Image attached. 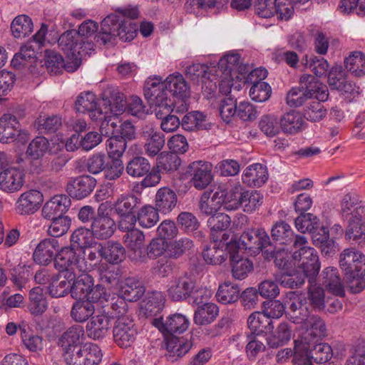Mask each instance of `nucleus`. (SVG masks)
Instances as JSON below:
<instances>
[{
    "instance_id": "f257e3e1",
    "label": "nucleus",
    "mask_w": 365,
    "mask_h": 365,
    "mask_svg": "<svg viewBox=\"0 0 365 365\" xmlns=\"http://www.w3.org/2000/svg\"><path fill=\"white\" fill-rule=\"evenodd\" d=\"M101 98V100L98 99L93 92L81 93L75 103L76 112L83 114H118V111L124 110V94L118 89L108 86L103 91Z\"/></svg>"
},
{
    "instance_id": "f03ea898",
    "label": "nucleus",
    "mask_w": 365,
    "mask_h": 365,
    "mask_svg": "<svg viewBox=\"0 0 365 365\" xmlns=\"http://www.w3.org/2000/svg\"><path fill=\"white\" fill-rule=\"evenodd\" d=\"M137 25L130 20H121L115 14L108 15L101 21V30L95 36L97 43L106 45L112 42L115 36L123 41H130L136 36Z\"/></svg>"
},
{
    "instance_id": "7ed1b4c3",
    "label": "nucleus",
    "mask_w": 365,
    "mask_h": 365,
    "mask_svg": "<svg viewBox=\"0 0 365 365\" xmlns=\"http://www.w3.org/2000/svg\"><path fill=\"white\" fill-rule=\"evenodd\" d=\"M308 244L304 236L297 235L293 244L292 258L298 262L299 271L305 273L312 282L319 272L320 263L317 251Z\"/></svg>"
},
{
    "instance_id": "20e7f679",
    "label": "nucleus",
    "mask_w": 365,
    "mask_h": 365,
    "mask_svg": "<svg viewBox=\"0 0 365 365\" xmlns=\"http://www.w3.org/2000/svg\"><path fill=\"white\" fill-rule=\"evenodd\" d=\"M141 204V198L133 194L121 195L116 199L113 210L120 218L119 230H126L135 225V215Z\"/></svg>"
},
{
    "instance_id": "39448f33",
    "label": "nucleus",
    "mask_w": 365,
    "mask_h": 365,
    "mask_svg": "<svg viewBox=\"0 0 365 365\" xmlns=\"http://www.w3.org/2000/svg\"><path fill=\"white\" fill-rule=\"evenodd\" d=\"M230 209L241 207L244 212L252 213L257 210L263 202V195L257 190H246L238 185L228 191Z\"/></svg>"
},
{
    "instance_id": "423d86ee",
    "label": "nucleus",
    "mask_w": 365,
    "mask_h": 365,
    "mask_svg": "<svg viewBox=\"0 0 365 365\" xmlns=\"http://www.w3.org/2000/svg\"><path fill=\"white\" fill-rule=\"evenodd\" d=\"M240 247L250 255H256L260 252L265 254V250L272 248L269 236L264 229L245 231L238 240Z\"/></svg>"
},
{
    "instance_id": "0eeeda50",
    "label": "nucleus",
    "mask_w": 365,
    "mask_h": 365,
    "mask_svg": "<svg viewBox=\"0 0 365 365\" xmlns=\"http://www.w3.org/2000/svg\"><path fill=\"white\" fill-rule=\"evenodd\" d=\"M102 356V351L96 344L86 343L65 354L64 360L68 365H98Z\"/></svg>"
},
{
    "instance_id": "6e6552de",
    "label": "nucleus",
    "mask_w": 365,
    "mask_h": 365,
    "mask_svg": "<svg viewBox=\"0 0 365 365\" xmlns=\"http://www.w3.org/2000/svg\"><path fill=\"white\" fill-rule=\"evenodd\" d=\"M29 140V133L21 128L16 115H2L0 118V142L9 143L17 141L24 143Z\"/></svg>"
},
{
    "instance_id": "1a4fd4ad",
    "label": "nucleus",
    "mask_w": 365,
    "mask_h": 365,
    "mask_svg": "<svg viewBox=\"0 0 365 365\" xmlns=\"http://www.w3.org/2000/svg\"><path fill=\"white\" fill-rule=\"evenodd\" d=\"M152 324L165 337H168L184 333L190 326V321L185 315L176 313L169 315L165 320L163 317L155 318L152 321Z\"/></svg>"
},
{
    "instance_id": "9d476101",
    "label": "nucleus",
    "mask_w": 365,
    "mask_h": 365,
    "mask_svg": "<svg viewBox=\"0 0 365 365\" xmlns=\"http://www.w3.org/2000/svg\"><path fill=\"white\" fill-rule=\"evenodd\" d=\"M138 331L133 320L128 316L118 317L113 329V339L121 348L130 347L135 341Z\"/></svg>"
},
{
    "instance_id": "9b49d317",
    "label": "nucleus",
    "mask_w": 365,
    "mask_h": 365,
    "mask_svg": "<svg viewBox=\"0 0 365 365\" xmlns=\"http://www.w3.org/2000/svg\"><path fill=\"white\" fill-rule=\"evenodd\" d=\"M328 84L331 90H336L343 95L355 97L359 94V88L347 79L346 72L341 66L331 68L327 73Z\"/></svg>"
},
{
    "instance_id": "f8f14e48",
    "label": "nucleus",
    "mask_w": 365,
    "mask_h": 365,
    "mask_svg": "<svg viewBox=\"0 0 365 365\" xmlns=\"http://www.w3.org/2000/svg\"><path fill=\"white\" fill-rule=\"evenodd\" d=\"M222 204L229 205L228 191L218 188L215 192H204L199 200L198 208L206 216L216 215Z\"/></svg>"
},
{
    "instance_id": "ddd939ff",
    "label": "nucleus",
    "mask_w": 365,
    "mask_h": 365,
    "mask_svg": "<svg viewBox=\"0 0 365 365\" xmlns=\"http://www.w3.org/2000/svg\"><path fill=\"white\" fill-rule=\"evenodd\" d=\"M195 279L190 274H185L170 282L167 290L169 298L174 302L189 299L194 287Z\"/></svg>"
},
{
    "instance_id": "4468645a",
    "label": "nucleus",
    "mask_w": 365,
    "mask_h": 365,
    "mask_svg": "<svg viewBox=\"0 0 365 365\" xmlns=\"http://www.w3.org/2000/svg\"><path fill=\"white\" fill-rule=\"evenodd\" d=\"M288 305V310L285 313L286 317L294 324L302 325L311 316V309L304 294L291 297Z\"/></svg>"
},
{
    "instance_id": "2eb2a0df",
    "label": "nucleus",
    "mask_w": 365,
    "mask_h": 365,
    "mask_svg": "<svg viewBox=\"0 0 365 365\" xmlns=\"http://www.w3.org/2000/svg\"><path fill=\"white\" fill-rule=\"evenodd\" d=\"M96 180L88 175L71 178L67 183L66 192L70 197L82 200L89 196L96 186Z\"/></svg>"
},
{
    "instance_id": "dca6fc26",
    "label": "nucleus",
    "mask_w": 365,
    "mask_h": 365,
    "mask_svg": "<svg viewBox=\"0 0 365 365\" xmlns=\"http://www.w3.org/2000/svg\"><path fill=\"white\" fill-rule=\"evenodd\" d=\"M106 205L101 204L98 210V216L94 218L91 225V232L94 238L107 240L110 237L115 230V221L108 215H104Z\"/></svg>"
},
{
    "instance_id": "f3484780",
    "label": "nucleus",
    "mask_w": 365,
    "mask_h": 365,
    "mask_svg": "<svg viewBox=\"0 0 365 365\" xmlns=\"http://www.w3.org/2000/svg\"><path fill=\"white\" fill-rule=\"evenodd\" d=\"M48 140L43 136H37L29 144L26 154L33 160L31 170L34 173L40 174L44 171L43 167L39 159L47 152L49 148Z\"/></svg>"
},
{
    "instance_id": "a211bd4d",
    "label": "nucleus",
    "mask_w": 365,
    "mask_h": 365,
    "mask_svg": "<svg viewBox=\"0 0 365 365\" xmlns=\"http://www.w3.org/2000/svg\"><path fill=\"white\" fill-rule=\"evenodd\" d=\"M25 182V175L22 170L9 167L0 172V189L7 192H14L21 190Z\"/></svg>"
},
{
    "instance_id": "6ab92c4d",
    "label": "nucleus",
    "mask_w": 365,
    "mask_h": 365,
    "mask_svg": "<svg viewBox=\"0 0 365 365\" xmlns=\"http://www.w3.org/2000/svg\"><path fill=\"white\" fill-rule=\"evenodd\" d=\"M60 250V244L57 239L45 238L36 246L33 258L35 262L42 265H47L55 258Z\"/></svg>"
},
{
    "instance_id": "aec40b11",
    "label": "nucleus",
    "mask_w": 365,
    "mask_h": 365,
    "mask_svg": "<svg viewBox=\"0 0 365 365\" xmlns=\"http://www.w3.org/2000/svg\"><path fill=\"white\" fill-rule=\"evenodd\" d=\"M187 173L192 177V185L197 190L205 188L212 180L210 165L201 160L190 163L187 168Z\"/></svg>"
},
{
    "instance_id": "412c9836",
    "label": "nucleus",
    "mask_w": 365,
    "mask_h": 365,
    "mask_svg": "<svg viewBox=\"0 0 365 365\" xmlns=\"http://www.w3.org/2000/svg\"><path fill=\"white\" fill-rule=\"evenodd\" d=\"M339 265L344 274L365 271V255L353 248L346 249L340 255Z\"/></svg>"
},
{
    "instance_id": "4be33fe9",
    "label": "nucleus",
    "mask_w": 365,
    "mask_h": 365,
    "mask_svg": "<svg viewBox=\"0 0 365 365\" xmlns=\"http://www.w3.org/2000/svg\"><path fill=\"white\" fill-rule=\"evenodd\" d=\"M71 205V199L67 195H55L44 204L41 210L42 216L47 220L65 216Z\"/></svg>"
},
{
    "instance_id": "5701e85b",
    "label": "nucleus",
    "mask_w": 365,
    "mask_h": 365,
    "mask_svg": "<svg viewBox=\"0 0 365 365\" xmlns=\"http://www.w3.org/2000/svg\"><path fill=\"white\" fill-rule=\"evenodd\" d=\"M43 201L42 193L37 190H30L19 197L16 210L21 215H31L36 212Z\"/></svg>"
},
{
    "instance_id": "b1692460",
    "label": "nucleus",
    "mask_w": 365,
    "mask_h": 365,
    "mask_svg": "<svg viewBox=\"0 0 365 365\" xmlns=\"http://www.w3.org/2000/svg\"><path fill=\"white\" fill-rule=\"evenodd\" d=\"M237 247V245L235 242L227 245L231 251L229 258L232 266V274L235 279H243L247 277L248 273L252 271L253 264L249 259L239 255V250L236 251Z\"/></svg>"
},
{
    "instance_id": "393cba45",
    "label": "nucleus",
    "mask_w": 365,
    "mask_h": 365,
    "mask_svg": "<svg viewBox=\"0 0 365 365\" xmlns=\"http://www.w3.org/2000/svg\"><path fill=\"white\" fill-rule=\"evenodd\" d=\"M165 338L166 350L165 354L166 359L174 362L187 354L192 347V342L190 339L176 336H168Z\"/></svg>"
},
{
    "instance_id": "a878e982",
    "label": "nucleus",
    "mask_w": 365,
    "mask_h": 365,
    "mask_svg": "<svg viewBox=\"0 0 365 365\" xmlns=\"http://www.w3.org/2000/svg\"><path fill=\"white\" fill-rule=\"evenodd\" d=\"M267 167L261 163H253L247 166L242 175V182L252 187H259L268 180Z\"/></svg>"
},
{
    "instance_id": "bb28decb",
    "label": "nucleus",
    "mask_w": 365,
    "mask_h": 365,
    "mask_svg": "<svg viewBox=\"0 0 365 365\" xmlns=\"http://www.w3.org/2000/svg\"><path fill=\"white\" fill-rule=\"evenodd\" d=\"M341 216L344 220L362 217L364 212L363 202L354 192L346 194L341 204Z\"/></svg>"
},
{
    "instance_id": "cd10ccee",
    "label": "nucleus",
    "mask_w": 365,
    "mask_h": 365,
    "mask_svg": "<svg viewBox=\"0 0 365 365\" xmlns=\"http://www.w3.org/2000/svg\"><path fill=\"white\" fill-rule=\"evenodd\" d=\"M84 331L81 326L76 325L67 329L59 338L58 344L63 352V356L68 352L76 351L80 346L81 339L83 336Z\"/></svg>"
},
{
    "instance_id": "c85d7f7f",
    "label": "nucleus",
    "mask_w": 365,
    "mask_h": 365,
    "mask_svg": "<svg viewBox=\"0 0 365 365\" xmlns=\"http://www.w3.org/2000/svg\"><path fill=\"white\" fill-rule=\"evenodd\" d=\"M44 57L46 68L49 73L53 74H58L63 69L68 72H73L79 67L78 61H76L73 65H70L68 62H65L60 53L53 50H46Z\"/></svg>"
},
{
    "instance_id": "c756f323",
    "label": "nucleus",
    "mask_w": 365,
    "mask_h": 365,
    "mask_svg": "<svg viewBox=\"0 0 365 365\" xmlns=\"http://www.w3.org/2000/svg\"><path fill=\"white\" fill-rule=\"evenodd\" d=\"M82 38L74 29L63 33L58 39V47L67 55L74 57L81 54Z\"/></svg>"
},
{
    "instance_id": "7c9ffc66",
    "label": "nucleus",
    "mask_w": 365,
    "mask_h": 365,
    "mask_svg": "<svg viewBox=\"0 0 365 365\" xmlns=\"http://www.w3.org/2000/svg\"><path fill=\"white\" fill-rule=\"evenodd\" d=\"M110 327L109 317L101 314L92 317L86 324L87 336L94 340L104 338Z\"/></svg>"
},
{
    "instance_id": "2f4dec72",
    "label": "nucleus",
    "mask_w": 365,
    "mask_h": 365,
    "mask_svg": "<svg viewBox=\"0 0 365 365\" xmlns=\"http://www.w3.org/2000/svg\"><path fill=\"white\" fill-rule=\"evenodd\" d=\"M81 257L77 254L76 250L70 246L61 248L57 252L54 258V265L56 269L74 268L81 269L80 264Z\"/></svg>"
},
{
    "instance_id": "473e14b6",
    "label": "nucleus",
    "mask_w": 365,
    "mask_h": 365,
    "mask_svg": "<svg viewBox=\"0 0 365 365\" xmlns=\"http://www.w3.org/2000/svg\"><path fill=\"white\" fill-rule=\"evenodd\" d=\"M98 252L101 257L111 264H118L125 258V250L123 245L114 241L98 244Z\"/></svg>"
},
{
    "instance_id": "72a5a7b5",
    "label": "nucleus",
    "mask_w": 365,
    "mask_h": 365,
    "mask_svg": "<svg viewBox=\"0 0 365 365\" xmlns=\"http://www.w3.org/2000/svg\"><path fill=\"white\" fill-rule=\"evenodd\" d=\"M322 284L329 292L336 296H344V286L336 267L325 268L322 272Z\"/></svg>"
},
{
    "instance_id": "f704fd0d",
    "label": "nucleus",
    "mask_w": 365,
    "mask_h": 365,
    "mask_svg": "<svg viewBox=\"0 0 365 365\" xmlns=\"http://www.w3.org/2000/svg\"><path fill=\"white\" fill-rule=\"evenodd\" d=\"M178 197L170 188H160L155 195V208L161 213H170L176 206Z\"/></svg>"
},
{
    "instance_id": "c9c22d12",
    "label": "nucleus",
    "mask_w": 365,
    "mask_h": 365,
    "mask_svg": "<svg viewBox=\"0 0 365 365\" xmlns=\"http://www.w3.org/2000/svg\"><path fill=\"white\" fill-rule=\"evenodd\" d=\"M143 283L135 277L126 278L120 289V295L129 302H136L145 294Z\"/></svg>"
},
{
    "instance_id": "e433bc0d",
    "label": "nucleus",
    "mask_w": 365,
    "mask_h": 365,
    "mask_svg": "<svg viewBox=\"0 0 365 365\" xmlns=\"http://www.w3.org/2000/svg\"><path fill=\"white\" fill-rule=\"evenodd\" d=\"M93 282L90 274H81L78 276L75 283L71 285V297L76 300L87 299L93 288Z\"/></svg>"
},
{
    "instance_id": "4c0bfd02",
    "label": "nucleus",
    "mask_w": 365,
    "mask_h": 365,
    "mask_svg": "<svg viewBox=\"0 0 365 365\" xmlns=\"http://www.w3.org/2000/svg\"><path fill=\"white\" fill-rule=\"evenodd\" d=\"M247 326L250 330L249 334L255 336L261 333L271 332L274 329L272 320L259 312H254L250 315Z\"/></svg>"
},
{
    "instance_id": "58836bf2",
    "label": "nucleus",
    "mask_w": 365,
    "mask_h": 365,
    "mask_svg": "<svg viewBox=\"0 0 365 365\" xmlns=\"http://www.w3.org/2000/svg\"><path fill=\"white\" fill-rule=\"evenodd\" d=\"M165 90L175 97L187 98L190 89L182 74L175 73L165 79Z\"/></svg>"
},
{
    "instance_id": "ea45409f",
    "label": "nucleus",
    "mask_w": 365,
    "mask_h": 365,
    "mask_svg": "<svg viewBox=\"0 0 365 365\" xmlns=\"http://www.w3.org/2000/svg\"><path fill=\"white\" fill-rule=\"evenodd\" d=\"M207 223L210 230L211 240L212 242H218L220 235L230 227L231 218L227 214L217 213L210 216Z\"/></svg>"
},
{
    "instance_id": "a19ab883",
    "label": "nucleus",
    "mask_w": 365,
    "mask_h": 365,
    "mask_svg": "<svg viewBox=\"0 0 365 365\" xmlns=\"http://www.w3.org/2000/svg\"><path fill=\"white\" fill-rule=\"evenodd\" d=\"M23 344L31 352L41 351L43 349V338L34 334L29 325L21 322L19 325Z\"/></svg>"
},
{
    "instance_id": "79ce46f5",
    "label": "nucleus",
    "mask_w": 365,
    "mask_h": 365,
    "mask_svg": "<svg viewBox=\"0 0 365 365\" xmlns=\"http://www.w3.org/2000/svg\"><path fill=\"white\" fill-rule=\"evenodd\" d=\"M152 99H147L151 106L155 107V114L170 113L172 110V99L168 98V93L165 88L157 87L152 89Z\"/></svg>"
},
{
    "instance_id": "37998d69",
    "label": "nucleus",
    "mask_w": 365,
    "mask_h": 365,
    "mask_svg": "<svg viewBox=\"0 0 365 365\" xmlns=\"http://www.w3.org/2000/svg\"><path fill=\"white\" fill-rule=\"evenodd\" d=\"M347 222L345 238L354 241L356 244L365 243V220L361 217L345 220Z\"/></svg>"
},
{
    "instance_id": "c03bdc74",
    "label": "nucleus",
    "mask_w": 365,
    "mask_h": 365,
    "mask_svg": "<svg viewBox=\"0 0 365 365\" xmlns=\"http://www.w3.org/2000/svg\"><path fill=\"white\" fill-rule=\"evenodd\" d=\"M36 61V52L31 46L25 45L21 47L20 51L16 53L11 60V65L15 69H31Z\"/></svg>"
},
{
    "instance_id": "a18cd8bd",
    "label": "nucleus",
    "mask_w": 365,
    "mask_h": 365,
    "mask_svg": "<svg viewBox=\"0 0 365 365\" xmlns=\"http://www.w3.org/2000/svg\"><path fill=\"white\" fill-rule=\"evenodd\" d=\"M219 314L218 307L213 303H205L195 311L193 321L197 325H207L215 321Z\"/></svg>"
},
{
    "instance_id": "49530a36",
    "label": "nucleus",
    "mask_w": 365,
    "mask_h": 365,
    "mask_svg": "<svg viewBox=\"0 0 365 365\" xmlns=\"http://www.w3.org/2000/svg\"><path fill=\"white\" fill-rule=\"evenodd\" d=\"M271 236L272 240L279 245H289L294 243L295 237L290 225L284 221L277 222L272 227Z\"/></svg>"
},
{
    "instance_id": "de8ad7c7",
    "label": "nucleus",
    "mask_w": 365,
    "mask_h": 365,
    "mask_svg": "<svg viewBox=\"0 0 365 365\" xmlns=\"http://www.w3.org/2000/svg\"><path fill=\"white\" fill-rule=\"evenodd\" d=\"M70 241V247L76 250L93 247L95 243L91 231L84 227H78L75 230L71 235Z\"/></svg>"
},
{
    "instance_id": "09e8293b",
    "label": "nucleus",
    "mask_w": 365,
    "mask_h": 365,
    "mask_svg": "<svg viewBox=\"0 0 365 365\" xmlns=\"http://www.w3.org/2000/svg\"><path fill=\"white\" fill-rule=\"evenodd\" d=\"M48 308L46 297L41 288L37 287L33 288L29 292V303L28 309L34 316L43 314Z\"/></svg>"
},
{
    "instance_id": "8fccbe9b",
    "label": "nucleus",
    "mask_w": 365,
    "mask_h": 365,
    "mask_svg": "<svg viewBox=\"0 0 365 365\" xmlns=\"http://www.w3.org/2000/svg\"><path fill=\"white\" fill-rule=\"evenodd\" d=\"M240 289L237 284L225 282L219 286L216 297L221 304H234L240 299Z\"/></svg>"
},
{
    "instance_id": "3c124183",
    "label": "nucleus",
    "mask_w": 365,
    "mask_h": 365,
    "mask_svg": "<svg viewBox=\"0 0 365 365\" xmlns=\"http://www.w3.org/2000/svg\"><path fill=\"white\" fill-rule=\"evenodd\" d=\"M34 29L31 19L26 15L21 14L16 16L11 24V31L16 38H21L31 34Z\"/></svg>"
},
{
    "instance_id": "603ef678",
    "label": "nucleus",
    "mask_w": 365,
    "mask_h": 365,
    "mask_svg": "<svg viewBox=\"0 0 365 365\" xmlns=\"http://www.w3.org/2000/svg\"><path fill=\"white\" fill-rule=\"evenodd\" d=\"M144 135L145 137H147L144 145L145 153L150 157L157 155L165 145V135L161 132L154 131L153 130L147 131Z\"/></svg>"
},
{
    "instance_id": "864d4df0",
    "label": "nucleus",
    "mask_w": 365,
    "mask_h": 365,
    "mask_svg": "<svg viewBox=\"0 0 365 365\" xmlns=\"http://www.w3.org/2000/svg\"><path fill=\"white\" fill-rule=\"evenodd\" d=\"M212 245L206 246L202 252L205 262L209 264L216 265L224 262L229 257V253L217 245V242H212Z\"/></svg>"
},
{
    "instance_id": "5fc2aeb1",
    "label": "nucleus",
    "mask_w": 365,
    "mask_h": 365,
    "mask_svg": "<svg viewBox=\"0 0 365 365\" xmlns=\"http://www.w3.org/2000/svg\"><path fill=\"white\" fill-rule=\"evenodd\" d=\"M309 287L307 292V301L309 307L315 311H322L325 308V293L323 288L319 286L314 285L315 278L312 280V282L308 280Z\"/></svg>"
},
{
    "instance_id": "6e6d98bb",
    "label": "nucleus",
    "mask_w": 365,
    "mask_h": 365,
    "mask_svg": "<svg viewBox=\"0 0 365 365\" xmlns=\"http://www.w3.org/2000/svg\"><path fill=\"white\" fill-rule=\"evenodd\" d=\"M151 165L148 159L142 156H136L128 161L126 173L133 178H141L149 173Z\"/></svg>"
},
{
    "instance_id": "4d7b16f0",
    "label": "nucleus",
    "mask_w": 365,
    "mask_h": 365,
    "mask_svg": "<svg viewBox=\"0 0 365 365\" xmlns=\"http://www.w3.org/2000/svg\"><path fill=\"white\" fill-rule=\"evenodd\" d=\"M94 310V305L90 300H76L73 304L71 316L76 322H83L93 314Z\"/></svg>"
},
{
    "instance_id": "13d9d810",
    "label": "nucleus",
    "mask_w": 365,
    "mask_h": 365,
    "mask_svg": "<svg viewBox=\"0 0 365 365\" xmlns=\"http://www.w3.org/2000/svg\"><path fill=\"white\" fill-rule=\"evenodd\" d=\"M159 211L151 205H145L139 209L135 215V222L144 228H150L159 221Z\"/></svg>"
},
{
    "instance_id": "bf43d9fd",
    "label": "nucleus",
    "mask_w": 365,
    "mask_h": 365,
    "mask_svg": "<svg viewBox=\"0 0 365 365\" xmlns=\"http://www.w3.org/2000/svg\"><path fill=\"white\" fill-rule=\"evenodd\" d=\"M301 62L305 68H309L317 77L325 76L329 67V63L325 58L313 54L310 56H304Z\"/></svg>"
},
{
    "instance_id": "052dcab7",
    "label": "nucleus",
    "mask_w": 365,
    "mask_h": 365,
    "mask_svg": "<svg viewBox=\"0 0 365 365\" xmlns=\"http://www.w3.org/2000/svg\"><path fill=\"white\" fill-rule=\"evenodd\" d=\"M344 66L355 76H363L365 75V56L360 51L353 52L345 58Z\"/></svg>"
},
{
    "instance_id": "680f3d73",
    "label": "nucleus",
    "mask_w": 365,
    "mask_h": 365,
    "mask_svg": "<svg viewBox=\"0 0 365 365\" xmlns=\"http://www.w3.org/2000/svg\"><path fill=\"white\" fill-rule=\"evenodd\" d=\"M309 279V277L305 273L299 272L297 268L293 273H287L281 271L279 277L277 278L280 284L284 287L294 289L304 284L305 279Z\"/></svg>"
},
{
    "instance_id": "e2e57ef3",
    "label": "nucleus",
    "mask_w": 365,
    "mask_h": 365,
    "mask_svg": "<svg viewBox=\"0 0 365 365\" xmlns=\"http://www.w3.org/2000/svg\"><path fill=\"white\" fill-rule=\"evenodd\" d=\"M62 125L59 115H39L35 123L37 130L41 133H53Z\"/></svg>"
},
{
    "instance_id": "0e129e2a",
    "label": "nucleus",
    "mask_w": 365,
    "mask_h": 365,
    "mask_svg": "<svg viewBox=\"0 0 365 365\" xmlns=\"http://www.w3.org/2000/svg\"><path fill=\"white\" fill-rule=\"evenodd\" d=\"M207 117V115H184L181 120L182 127L188 131L209 130L212 123Z\"/></svg>"
},
{
    "instance_id": "69168bd1",
    "label": "nucleus",
    "mask_w": 365,
    "mask_h": 365,
    "mask_svg": "<svg viewBox=\"0 0 365 365\" xmlns=\"http://www.w3.org/2000/svg\"><path fill=\"white\" fill-rule=\"evenodd\" d=\"M135 225H131L126 230H122L126 232L123 239L128 247L133 251L140 250L144 245L145 235L142 231L134 228Z\"/></svg>"
},
{
    "instance_id": "338daca9",
    "label": "nucleus",
    "mask_w": 365,
    "mask_h": 365,
    "mask_svg": "<svg viewBox=\"0 0 365 365\" xmlns=\"http://www.w3.org/2000/svg\"><path fill=\"white\" fill-rule=\"evenodd\" d=\"M180 163V158L173 153H161L157 159V167L160 172H174L178 169Z\"/></svg>"
},
{
    "instance_id": "774afa93",
    "label": "nucleus",
    "mask_w": 365,
    "mask_h": 365,
    "mask_svg": "<svg viewBox=\"0 0 365 365\" xmlns=\"http://www.w3.org/2000/svg\"><path fill=\"white\" fill-rule=\"evenodd\" d=\"M294 351L292 357L293 365H313L312 359L308 351V342L304 339L299 342L294 341Z\"/></svg>"
}]
</instances>
